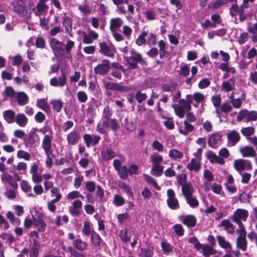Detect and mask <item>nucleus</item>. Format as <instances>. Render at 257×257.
Here are the masks:
<instances>
[{
	"mask_svg": "<svg viewBox=\"0 0 257 257\" xmlns=\"http://www.w3.org/2000/svg\"><path fill=\"white\" fill-rule=\"evenodd\" d=\"M33 241V246L31 248L30 257H38L40 249V245L36 239H34Z\"/></svg>",
	"mask_w": 257,
	"mask_h": 257,
	"instance_id": "obj_43",
	"label": "nucleus"
},
{
	"mask_svg": "<svg viewBox=\"0 0 257 257\" xmlns=\"http://www.w3.org/2000/svg\"><path fill=\"white\" fill-rule=\"evenodd\" d=\"M219 227H224L225 230L228 233L233 234L234 232V228L233 225L228 219L223 220L220 224L218 225Z\"/></svg>",
	"mask_w": 257,
	"mask_h": 257,
	"instance_id": "obj_26",
	"label": "nucleus"
},
{
	"mask_svg": "<svg viewBox=\"0 0 257 257\" xmlns=\"http://www.w3.org/2000/svg\"><path fill=\"white\" fill-rule=\"evenodd\" d=\"M36 105L46 112H50V106L45 99H39L36 102Z\"/></svg>",
	"mask_w": 257,
	"mask_h": 257,
	"instance_id": "obj_31",
	"label": "nucleus"
},
{
	"mask_svg": "<svg viewBox=\"0 0 257 257\" xmlns=\"http://www.w3.org/2000/svg\"><path fill=\"white\" fill-rule=\"evenodd\" d=\"M248 215V212L246 210L243 209H237L233 213L231 216V218L235 223H237V221H241V219L244 221H245Z\"/></svg>",
	"mask_w": 257,
	"mask_h": 257,
	"instance_id": "obj_9",
	"label": "nucleus"
},
{
	"mask_svg": "<svg viewBox=\"0 0 257 257\" xmlns=\"http://www.w3.org/2000/svg\"><path fill=\"white\" fill-rule=\"evenodd\" d=\"M73 244L76 249L81 251L86 250L87 247V243L83 241L81 238L75 240L73 241Z\"/></svg>",
	"mask_w": 257,
	"mask_h": 257,
	"instance_id": "obj_33",
	"label": "nucleus"
},
{
	"mask_svg": "<svg viewBox=\"0 0 257 257\" xmlns=\"http://www.w3.org/2000/svg\"><path fill=\"white\" fill-rule=\"evenodd\" d=\"M92 232V230H91L90 228V222L87 221H84L82 228V233L83 234L86 236H88L89 235H91Z\"/></svg>",
	"mask_w": 257,
	"mask_h": 257,
	"instance_id": "obj_54",
	"label": "nucleus"
},
{
	"mask_svg": "<svg viewBox=\"0 0 257 257\" xmlns=\"http://www.w3.org/2000/svg\"><path fill=\"white\" fill-rule=\"evenodd\" d=\"M51 193L52 194L51 196H53V195L55 196V198L53 199L56 201H59L62 197V194L60 193V189L59 188L54 187L52 188L51 190Z\"/></svg>",
	"mask_w": 257,
	"mask_h": 257,
	"instance_id": "obj_58",
	"label": "nucleus"
},
{
	"mask_svg": "<svg viewBox=\"0 0 257 257\" xmlns=\"http://www.w3.org/2000/svg\"><path fill=\"white\" fill-rule=\"evenodd\" d=\"M167 203L169 208L172 210L178 209L180 207L179 202L175 197L174 191L172 189H169L167 191Z\"/></svg>",
	"mask_w": 257,
	"mask_h": 257,
	"instance_id": "obj_5",
	"label": "nucleus"
},
{
	"mask_svg": "<svg viewBox=\"0 0 257 257\" xmlns=\"http://www.w3.org/2000/svg\"><path fill=\"white\" fill-rule=\"evenodd\" d=\"M187 168L190 171L198 172L201 169V165L200 163L197 162L195 159H192L190 162L187 165Z\"/></svg>",
	"mask_w": 257,
	"mask_h": 257,
	"instance_id": "obj_36",
	"label": "nucleus"
},
{
	"mask_svg": "<svg viewBox=\"0 0 257 257\" xmlns=\"http://www.w3.org/2000/svg\"><path fill=\"white\" fill-rule=\"evenodd\" d=\"M17 100L19 105H24L28 102L29 97L25 92H20L17 94Z\"/></svg>",
	"mask_w": 257,
	"mask_h": 257,
	"instance_id": "obj_38",
	"label": "nucleus"
},
{
	"mask_svg": "<svg viewBox=\"0 0 257 257\" xmlns=\"http://www.w3.org/2000/svg\"><path fill=\"white\" fill-rule=\"evenodd\" d=\"M49 9V6L46 4L38 3L36 6L32 9L35 16H40L44 13L46 14Z\"/></svg>",
	"mask_w": 257,
	"mask_h": 257,
	"instance_id": "obj_19",
	"label": "nucleus"
},
{
	"mask_svg": "<svg viewBox=\"0 0 257 257\" xmlns=\"http://www.w3.org/2000/svg\"><path fill=\"white\" fill-rule=\"evenodd\" d=\"M119 187L122 189L128 196L132 197V198H134V195L132 191V189L131 187L127 185L124 182H121L119 184Z\"/></svg>",
	"mask_w": 257,
	"mask_h": 257,
	"instance_id": "obj_48",
	"label": "nucleus"
},
{
	"mask_svg": "<svg viewBox=\"0 0 257 257\" xmlns=\"http://www.w3.org/2000/svg\"><path fill=\"white\" fill-rule=\"evenodd\" d=\"M184 125V130L180 129L179 132L182 135L184 136L188 135L190 133L193 132L194 130V127L193 125L190 123L187 120H184L183 122Z\"/></svg>",
	"mask_w": 257,
	"mask_h": 257,
	"instance_id": "obj_34",
	"label": "nucleus"
},
{
	"mask_svg": "<svg viewBox=\"0 0 257 257\" xmlns=\"http://www.w3.org/2000/svg\"><path fill=\"white\" fill-rule=\"evenodd\" d=\"M74 45L75 43L74 41L71 40H68L67 41L66 45L65 46V47H64V51H66V55L65 56V58L69 59L71 57V55L70 54L71 51L73 47L74 46Z\"/></svg>",
	"mask_w": 257,
	"mask_h": 257,
	"instance_id": "obj_42",
	"label": "nucleus"
},
{
	"mask_svg": "<svg viewBox=\"0 0 257 257\" xmlns=\"http://www.w3.org/2000/svg\"><path fill=\"white\" fill-rule=\"evenodd\" d=\"M130 56L124 58L125 61L128 64V69H137L139 67L138 63L144 67L148 66V63L147 61L143 57L140 53L134 50H132L130 51Z\"/></svg>",
	"mask_w": 257,
	"mask_h": 257,
	"instance_id": "obj_1",
	"label": "nucleus"
},
{
	"mask_svg": "<svg viewBox=\"0 0 257 257\" xmlns=\"http://www.w3.org/2000/svg\"><path fill=\"white\" fill-rule=\"evenodd\" d=\"M45 153L47 157L46 159V165L48 168H51L53 165L52 157H54L53 151L45 152Z\"/></svg>",
	"mask_w": 257,
	"mask_h": 257,
	"instance_id": "obj_57",
	"label": "nucleus"
},
{
	"mask_svg": "<svg viewBox=\"0 0 257 257\" xmlns=\"http://www.w3.org/2000/svg\"><path fill=\"white\" fill-rule=\"evenodd\" d=\"M216 238L217 239L219 245L221 248H224V249H231V244L228 241H226L225 240L224 237L219 235H217L216 236Z\"/></svg>",
	"mask_w": 257,
	"mask_h": 257,
	"instance_id": "obj_35",
	"label": "nucleus"
},
{
	"mask_svg": "<svg viewBox=\"0 0 257 257\" xmlns=\"http://www.w3.org/2000/svg\"><path fill=\"white\" fill-rule=\"evenodd\" d=\"M99 52L103 55L113 58L114 57L116 50L115 47L112 44H108L103 41L99 43Z\"/></svg>",
	"mask_w": 257,
	"mask_h": 257,
	"instance_id": "obj_3",
	"label": "nucleus"
},
{
	"mask_svg": "<svg viewBox=\"0 0 257 257\" xmlns=\"http://www.w3.org/2000/svg\"><path fill=\"white\" fill-rule=\"evenodd\" d=\"M104 87L107 90L119 92H128L131 90L129 87L122 86L118 83L113 82H106L104 84Z\"/></svg>",
	"mask_w": 257,
	"mask_h": 257,
	"instance_id": "obj_8",
	"label": "nucleus"
},
{
	"mask_svg": "<svg viewBox=\"0 0 257 257\" xmlns=\"http://www.w3.org/2000/svg\"><path fill=\"white\" fill-rule=\"evenodd\" d=\"M3 116L8 123H12L15 121L16 115L13 110L8 109L3 112Z\"/></svg>",
	"mask_w": 257,
	"mask_h": 257,
	"instance_id": "obj_27",
	"label": "nucleus"
},
{
	"mask_svg": "<svg viewBox=\"0 0 257 257\" xmlns=\"http://www.w3.org/2000/svg\"><path fill=\"white\" fill-rule=\"evenodd\" d=\"M245 234L239 235L236 239V246L242 251L247 249V242Z\"/></svg>",
	"mask_w": 257,
	"mask_h": 257,
	"instance_id": "obj_25",
	"label": "nucleus"
},
{
	"mask_svg": "<svg viewBox=\"0 0 257 257\" xmlns=\"http://www.w3.org/2000/svg\"><path fill=\"white\" fill-rule=\"evenodd\" d=\"M169 157L173 160H176L178 159H181L183 157L182 152L176 149L171 150L169 152Z\"/></svg>",
	"mask_w": 257,
	"mask_h": 257,
	"instance_id": "obj_44",
	"label": "nucleus"
},
{
	"mask_svg": "<svg viewBox=\"0 0 257 257\" xmlns=\"http://www.w3.org/2000/svg\"><path fill=\"white\" fill-rule=\"evenodd\" d=\"M175 233L179 236H181L184 234V230L180 224H176L173 226Z\"/></svg>",
	"mask_w": 257,
	"mask_h": 257,
	"instance_id": "obj_61",
	"label": "nucleus"
},
{
	"mask_svg": "<svg viewBox=\"0 0 257 257\" xmlns=\"http://www.w3.org/2000/svg\"><path fill=\"white\" fill-rule=\"evenodd\" d=\"M83 139L86 147L89 148L90 146H95L97 145L101 140V137L98 135H90L88 134H85L83 135Z\"/></svg>",
	"mask_w": 257,
	"mask_h": 257,
	"instance_id": "obj_7",
	"label": "nucleus"
},
{
	"mask_svg": "<svg viewBox=\"0 0 257 257\" xmlns=\"http://www.w3.org/2000/svg\"><path fill=\"white\" fill-rule=\"evenodd\" d=\"M113 203L116 206H121L125 203V200L121 195L115 194L113 197Z\"/></svg>",
	"mask_w": 257,
	"mask_h": 257,
	"instance_id": "obj_52",
	"label": "nucleus"
},
{
	"mask_svg": "<svg viewBox=\"0 0 257 257\" xmlns=\"http://www.w3.org/2000/svg\"><path fill=\"white\" fill-rule=\"evenodd\" d=\"M191 94H187L186 95V99H180L179 101L180 105L182 108H184L186 111H189L191 110V104L192 103V100L191 99Z\"/></svg>",
	"mask_w": 257,
	"mask_h": 257,
	"instance_id": "obj_20",
	"label": "nucleus"
},
{
	"mask_svg": "<svg viewBox=\"0 0 257 257\" xmlns=\"http://www.w3.org/2000/svg\"><path fill=\"white\" fill-rule=\"evenodd\" d=\"M117 171L118 174L121 179L125 180L128 178V169L126 166H122Z\"/></svg>",
	"mask_w": 257,
	"mask_h": 257,
	"instance_id": "obj_49",
	"label": "nucleus"
},
{
	"mask_svg": "<svg viewBox=\"0 0 257 257\" xmlns=\"http://www.w3.org/2000/svg\"><path fill=\"white\" fill-rule=\"evenodd\" d=\"M76 198L84 199V196L78 191H73L67 194V198L68 199L72 200Z\"/></svg>",
	"mask_w": 257,
	"mask_h": 257,
	"instance_id": "obj_62",
	"label": "nucleus"
},
{
	"mask_svg": "<svg viewBox=\"0 0 257 257\" xmlns=\"http://www.w3.org/2000/svg\"><path fill=\"white\" fill-rule=\"evenodd\" d=\"M163 168L164 166L159 164L154 165L151 169V173L156 177H160L163 173Z\"/></svg>",
	"mask_w": 257,
	"mask_h": 257,
	"instance_id": "obj_41",
	"label": "nucleus"
},
{
	"mask_svg": "<svg viewBox=\"0 0 257 257\" xmlns=\"http://www.w3.org/2000/svg\"><path fill=\"white\" fill-rule=\"evenodd\" d=\"M221 135L218 133L213 134L208 140L209 147L216 149L221 143Z\"/></svg>",
	"mask_w": 257,
	"mask_h": 257,
	"instance_id": "obj_16",
	"label": "nucleus"
},
{
	"mask_svg": "<svg viewBox=\"0 0 257 257\" xmlns=\"http://www.w3.org/2000/svg\"><path fill=\"white\" fill-rule=\"evenodd\" d=\"M50 103L52 105L53 109L57 112H60L63 106V102L61 99H52Z\"/></svg>",
	"mask_w": 257,
	"mask_h": 257,
	"instance_id": "obj_37",
	"label": "nucleus"
},
{
	"mask_svg": "<svg viewBox=\"0 0 257 257\" xmlns=\"http://www.w3.org/2000/svg\"><path fill=\"white\" fill-rule=\"evenodd\" d=\"M123 24V21L120 18H112L110 21L109 29L111 32L116 31Z\"/></svg>",
	"mask_w": 257,
	"mask_h": 257,
	"instance_id": "obj_24",
	"label": "nucleus"
},
{
	"mask_svg": "<svg viewBox=\"0 0 257 257\" xmlns=\"http://www.w3.org/2000/svg\"><path fill=\"white\" fill-rule=\"evenodd\" d=\"M53 137L52 135H45L42 140V147L45 152H52V144Z\"/></svg>",
	"mask_w": 257,
	"mask_h": 257,
	"instance_id": "obj_14",
	"label": "nucleus"
},
{
	"mask_svg": "<svg viewBox=\"0 0 257 257\" xmlns=\"http://www.w3.org/2000/svg\"><path fill=\"white\" fill-rule=\"evenodd\" d=\"M132 231H130L127 229L122 230L120 235L121 239L125 243L130 241L132 237Z\"/></svg>",
	"mask_w": 257,
	"mask_h": 257,
	"instance_id": "obj_40",
	"label": "nucleus"
},
{
	"mask_svg": "<svg viewBox=\"0 0 257 257\" xmlns=\"http://www.w3.org/2000/svg\"><path fill=\"white\" fill-rule=\"evenodd\" d=\"M50 46L53 52L63 55L64 52V44L55 38H52L50 41Z\"/></svg>",
	"mask_w": 257,
	"mask_h": 257,
	"instance_id": "obj_6",
	"label": "nucleus"
},
{
	"mask_svg": "<svg viewBox=\"0 0 257 257\" xmlns=\"http://www.w3.org/2000/svg\"><path fill=\"white\" fill-rule=\"evenodd\" d=\"M110 61L107 59H103L101 63L98 64L94 68V72L96 75L104 76L109 71L110 69Z\"/></svg>",
	"mask_w": 257,
	"mask_h": 257,
	"instance_id": "obj_4",
	"label": "nucleus"
},
{
	"mask_svg": "<svg viewBox=\"0 0 257 257\" xmlns=\"http://www.w3.org/2000/svg\"><path fill=\"white\" fill-rule=\"evenodd\" d=\"M1 180L3 183H8L12 187L14 190H17L18 183L14 180L13 177L10 174H3L1 176Z\"/></svg>",
	"mask_w": 257,
	"mask_h": 257,
	"instance_id": "obj_22",
	"label": "nucleus"
},
{
	"mask_svg": "<svg viewBox=\"0 0 257 257\" xmlns=\"http://www.w3.org/2000/svg\"><path fill=\"white\" fill-rule=\"evenodd\" d=\"M154 254V247L148 246L147 247H141L138 253V256L139 257H153Z\"/></svg>",
	"mask_w": 257,
	"mask_h": 257,
	"instance_id": "obj_21",
	"label": "nucleus"
},
{
	"mask_svg": "<svg viewBox=\"0 0 257 257\" xmlns=\"http://www.w3.org/2000/svg\"><path fill=\"white\" fill-rule=\"evenodd\" d=\"M240 152L244 157H254L256 155V152L254 149L248 146L240 148Z\"/></svg>",
	"mask_w": 257,
	"mask_h": 257,
	"instance_id": "obj_23",
	"label": "nucleus"
},
{
	"mask_svg": "<svg viewBox=\"0 0 257 257\" xmlns=\"http://www.w3.org/2000/svg\"><path fill=\"white\" fill-rule=\"evenodd\" d=\"M91 241L93 245L99 250L101 249L102 245L104 244V241L101 238L100 236L94 230H92L91 236Z\"/></svg>",
	"mask_w": 257,
	"mask_h": 257,
	"instance_id": "obj_17",
	"label": "nucleus"
},
{
	"mask_svg": "<svg viewBox=\"0 0 257 257\" xmlns=\"http://www.w3.org/2000/svg\"><path fill=\"white\" fill-rule=\"evenodd\" d=\"M175 113L179 118L184 117L185 113V110L182 106H179L176 104L172 105Z\"/></svg>",
	"mask_w": 257,
	"mask_h": 257,
	"instance_id": "obj_51",
	"label": "nucleus"
},
{
	"mask_svg": "<svg viewBox=\"0 0 257 257\" xmlns=\"http://www.w3.org/2000/svg\"><path fill=\"white\" fill-rule=\"evenodd\" d=\"M77 97L78 101L81 103L85 102L88 99V96L84 91H79L77 93Z\"/></svg>",
	"mask_w": 257,
	"mask_h": 257,
	"instance_id": "obj_63",
	"label": "nucleus"
},
{
	"mask_svg": "<svg viewBox=\"0 0 257 257\" xmlns=\"http://www.w3.org/2000/svg\"><path fill=\"white\" fill-rule=\"evenodd\" d=\"M102 159L104 160H110L116 156V153L111 149L107 148L105 151L101 152Z\"/></svg>",
	"mask_w": 257,
	"mask_h": 257,
	"instance_id": "obj_32",
	"label": "nucleus"
},
{
	"mask_svg": "<svg viewBox=\"0 0 257 257\" xmlns=\"http://www.w3.org/2000/svg\"><path fill=\"white\" fill-rule=\"evenodd\" d=\"M227 139L230 146H235L240 140L239 134L235 130H232L227 135Z\"/></svg>",
	"mask_w": 257,
	"mask_h": 257,
	"instance_id": "obj_18",
	"label": "nucleus"
},
{
	"mask_svg": "<svg viewBox=\"0 0 257 257\" xmlns=\"http://www.w3.org/2000/svg\"><path fill=\"white\" fill-rule=\"evenodd\" d=\"M148 32L143 30L136 41L138 46H142L147 43L146 37L147 36Z\"/></svg>",
	"mask_w": 257,
	"mask_h": 257,
	"instance_id": "obj_45",
	"label": "nucleus"
},
{
	"mask_svg": "<svg viewBox=\"0 0 257 257\" xmlns=\"http://www.w3.org/2000/svg\"><path fill=\"white\" fill-rule=\"evenodd\" d=\"M143 176L145 177V180L147 183L152 185L157 190H160V187L158 185L156 180L154 178L146 174H144Z\"/></svg>",
	"mask_w": 257,
	"mask_h": 257,
	"instance_id": "obj_47",
	"label": "nucleus"
},
{
	"mask_svg": "<svg viewBox=\"0 0 257 257\" xmlns=\"http://www.w3.org/2000/svg\"><path fill=\"white\" fill-rule=\"evenodd\" d=\"M202 249V253L204 257H209L210 255L215 253L212 247L207 244H203Z\"/></svg>",
	"mask_w": 257,
	"mask_h": 257,
	"instance_id": "obj_46",
	"label": "nucleus"
},
{
	"mask_svg": "<svg viewBox=\"0 0 257 257\" xmlns=\"http://www.w3.org/2000/svg\"><path fill=\"white\" fill-rule=\"evenodd\" d=\"M197 220L193 215H187L185 216L182 221L184 224L188 227H194L196 224Z\"/></svg>",
	"mask_w": 257,
	"mask_h": 257,
	"instance_id": "obj_28",
	"label": "nucleus"
},
{
	"mask_svg": "<svg viewBox=\"0 0 257 257\" xmlns=\"http://www.w3.org/2000/svg\"><path fill=\"white\" fill-rule=\"evenodd\" d=\"M181 189L182 193L185 198L193 196L194 189L190 182L182 185Z\"/></svg>",
	"mask_w": 257,
	"mask_h": 257,
	"instance_id": "obj_29",
	"label": "nucleus"
},
{
	"mask_svg": "<svg viewBox=\"0 0 257 257\" xmlns=\"http://www.w3.org/2000/svg\"><path fill=\"white\" fill-rule=\"evenodd\" d=\"M147 43L148 45L153 46L156 44V36L153 33H148L146 39Z\"/></svg>",
	"mask_w": 257,
	"mask_h": 257,
	"instance_id": "obj_59",
	"label": "nucleus"
},
{
	"mask_svg": "<svg viewBox=\"0 0 257 257\" xmlns=\"http://www.w3.org/2000/svg\"><path fill=\"white\" fill-rule=\"evenodd\" d=\"M15 121L20 126L24 127L28 123V119L24 113H18L16 116Z\"/></svg>",
	"mask_w": 257,
	"mask_h": 257,
	"instance_id": "obj_30",
	"label": "nucleus"
},
{
	"mask_svg": "<svg viewBox=\"0 0 257 257\" xmlns=\"http://www.w3.org/2000/svg\"><path fill=\"white\" fill-rule=\"evenodd\" d=\"M67 250L73 257H86L84 254L78 251L72 246H68Z\"/></svg>",
	"mask_w": 257,
	"mask_h": 257,
	"instance_id": "obj_60",
	"label": "nucleus"
},
{
	"mask_svg": "<svg viewBox=\"0 0 257 257\" xmlns=\"http://www.w3.org/2000/svg\"><path fill=\"white\" fill-rule=\"evenodd\" d=\"M245 160L239 159L235 160L234 162V167L235 169L239 172L244 170Z\"/></svg>",
	"mask_w": 257,
	"mask_h": 257,
	"instance_id": "obj_50",
	"label": "nucleus"
},
{
	"mask_svg": "<svg viewBox=\"0 0 257 257\" xmlns=\"http://www.w3.org/2000/svg\"><path fill=\"white\" fill-rule=\"evenodd\" d=\"M36 139L38 138V136L34 132H30L28 134V138L26 141H28L29 146L31 147H35L38 143V141Z\"/></svg>",
	"mask_w": 257,
	"mask_h": 257,
	"instance_id": "obj_39",
	"label": "nucleus"
},
{
	"mask_svg": "<svg viewBox=\"0 0 257 257\" xmlns=\"http://www.w3.org/2000/svg\"><path fill=\"white\" fill-rule=\"evenodd\" d=\"M187 203L192 208H195L199 205V202L198 200L193 197L192 196H189L185 198Z\"/></svg>",
	"mask_w": 257,
	"mask_h": 257,
	"instance_id": "obj_56",
	"label": "nucleus"
},
{
	"mask_svg": "<svg viewBox=\"0 0 257 257\" xmlns=\"http://www.w3.org/2000/svg\"><path fill=\"white\" fill-rule=\"evenodd\" d=\"M147 98V95L145 93H142L141 91H138L135 94V98L138 103H141Z\"/></svg>",
	"mask_w": 257,
	"mask_h": 257,
	"instance_id": "obj_64",
	"label": "nucleus"
},
{
	"mask_svg": "<svg viewBox=\"0 0 257 257\" xmlns=\"http://www.w3.org/2000/svg\"><path fill=\"white\" fill-rule=\"evenodd\" d=\"M13 9L15 13L19 16H23L26 11V7L23 0H17L13 3Z\"/></svg>",
	"mask_w": 257,
	"mask_h": 257,
	"instance_id": "obj_11",
	"label": "nucleus"
},
{
	"mask_svg": "<svg viewBox=\"0 0 257 257\" xmlns=\"http://www.w3.org/2000/svg\"><path fill=\"white\" fill-rule=\"evenodd\" d=\"M205 99L204 95L200 92H195L193 95H191V99L194 100L197 103L202 102Z\"/></svg>",
	"mask_w": 257,
	"mask_h": 257,
	"instance_id": "obj_53",
	"label": "nucleus"
},
{
	"mask_svg": "<svg viewBox=\"0 0 257 257\" xmlns=\"http://www.w3.org/2000/svg\"><path fill=\"white\" fill-rule=\"evenodd\" d=\"M66 81L67 78L66 74L62 72L61 75L59 77L58 79L56 77L51 78L50 81V84L51 86L54 87H63L65 85Z\"/></svg>",
	"mask_w": 257,
	"mask_h": 257,
	"instance_id": "obj_13",
	"label": "nucleus"
},
{
	"mask_svg": "<svg viewBox=\"0 0 257 257\" xmlns=\"http://www.w3.org/2000/svg\"><path fill=\"white\" fill-rule=\"evenodd\" d=\"M42 214L39 213L37 215V218L33 217V225L37 228L38 232H41L45 231L46 227V224L43 219Z\"/></svg>",
	"mask_w": 257,
	"mask_h": 257,
	"instance_id": "obj_10",
	"label": "nucleus"
},
{
	"mask_svg": "<svg viewBox=\"0 0 257 257\" xmlns=\"http://www.w3.org/2000/svg\"><path fill=\"white\" fill-rule=\"evenodd\" d=\"M245 119L246 122L255 121L257 120V111L252 110L249 111L246 109L240 110L236 117L237 121H240Z\"/></svg>",
	"mask_w": 257,
	"mask_h": 257,
	"instance_id": "obj_2",
	"label": "nucleus"
},
{
	"mask_svg": "<svg viewBox=\"0 0 257 257\" xmlns=\"http://www.w3.org/2000/svg\"><path fill=\"white\" fill-rule=\"evenodd\" d=\"M206 156L207 159L211 163L218 164L222 165L225 164V161L222 158L218 157L216 154L211 151H208L206 152Z\"/></svg>",
	"mask_w": 257,
	"mask_h": 257,
	"instance_id": "obj_15",
	"label": "nucleus"
},
{
	"mask_svg": "<svg viewBox=\"0 0 257 257\" xmlns=\"http://www.w3.org/2000/svg\"><path fill=\"white\" fill-rule=\"evenodd\" d=\"M80 139V136L78 131L73 130L67 135V141L69 145H75Z\"/></svg>",
	"mask_w": 257,
	"mask_h": 257,
	"instance_id": "obj_12",
	"label": "nucleus"
},
{
	"mask_svg": "<svg viewBox=\"0 0 257 257\" xmlns=\"http://www.w3.org/2000/svg\"><path fill=\"white\" fill-rule=\"evenodd\" d=\"M161 246L165 254H168L173 250V246L168 242L162 241L161 243Z\"/></svg>",
	"mask_w": 257,
	"mask_h": 257,
	"instance_id": "obj_55",
	"label": "nucleus"
}]
</instances>
